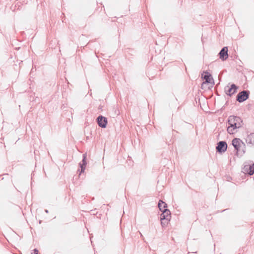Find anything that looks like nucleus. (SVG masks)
I'll list each match as a JSON object with an SVG mask.
<instances>
[{
  "instance_id": "12",
  "label": "nucleus",
  "mask_w": 254,
  "mask_h": 254,
  "mask_svg": "<svg viewBox=\"0 0 254 254\" xmlns=\"http://www.w3.org/2000/svg\"><path fill=\"white\" fill-rule=\"evenodd\" d=\"M158 206L161 211H162L164 209H167V204L161 200L159 201Z\"/></svg>"
},
{
  "instance_id": "10",
  "label": "nucleus",
  "mask_w": 254,
  "mask_h": 254,
  "mask_svg": "<svg viewBox=\"0 0 254 254\" xmlns=\"http://www.w3.org/2000/svg\"><path fill=\"white\" fill-rule=\"evenodd\" d=\"M80 167L81 168L80 173L84 172L85 169L86 165V154H84L83 155V159L82 160V163H80Z\"/></svg>"
},
{
  "instance_id": "16",
  "label": "nucleus",
  "mask_w": 254,
  "mask_h": 254,
  "mask_svg": "<svg viewBox=\"0 0 254 254\" xmlns=\"http://www.w3.org/2000/svg\"><path fill=\"white\" fill-rule=\"evenodd\" d=\"M31 254H38V251L36 249H34L33 250V253H32Z\"/></svg>"
},
{
  "instance_id": "4",
  "label": "nucleus",
  "mask_w": 254,
  "mask_h": 254,
  "mask_svg": "<svg viewBox=\"0 0 254 254\" xmlns=\"http://www.w3.org/2000/svg\"><path fill=\"white\" fill-rule=\"evenodd\" d=\"M227 148V143L224 141H220L216 147V150L218 152L222 153L225 152Z\"/></svg>"
},
{
  "instance_id": "14",
  "label": "nucleus",
  "mask_w": 254,
  "mask_h": 254,
  "mask_svg": "<svg viewBox=\"0 0 254 254\" xmlns=\"http://www.w3.org/2000/svg\"><path fill=\"white\" fill-rule=\"evenodd\" d=\"M249 167V165H246L244 166V167L243 168V172L245 173L248 174Z\"/></svg>"
},
{
  "instance_id": "3",
  "label": "nucleus",
  "mask_w": 254,
  "mask_h": 254,
  "mask_svg": "<svg viewBox=\"0 0 254 254\" xmlns=\"http://www.w3.org/2000/svg\"><path fill=\"white\" fill-rule=\"evenodd\" d=\"M250 91L249 90H243L238 93L237 96V100L242 103L249 98Z\"/></svg>"
},
{
  "instance_id": "5",
  "label": "nucleus",
  "mask_w": 254,
  "mask_h": 254,
  "mask_svg": "<svg viewBox=\"0 0 254 254\" xmlns=\"http://www.w3.org/2000/svg\"><path fill=\"white\" fill-rule=\"evenodd\" d=\"M98 126L102 128H105L108 123L107 119L102 116H99L97 118Z\"/></svg>"
},
{
  "instance_id": "7",
  "label": "nucleus",
  "mask_w": 254,
  "mask_h": 254,
  "mask_svg": "<svg viewBox=\"0 0 254 254\" xmlns=\"http://www.w3.org/2000/svg\"><path fill=\"white\" fill-rule=\"evenodd\" d=\"M171 219V212L168 209H164L160 215V220H170Z\"/></svg>"
},
{
  "instance_id": "17",
  "label": "nucleus",
  "mask_w": 254,
  "mask_h": 254,
  "mask_svg": "<svg viewBox=\"0 0 254 254\" xmlns=\"http://www.w3.org/2000/svg\"><path fill=\"white\" fill-rule=\"evenodd\" d=\"M45 211L46 213H48V210L47 209H45Z\"/></svg>"
},
{
  "instance_id": "6",
  "label": "nucleus",
  "mask_w": 254,
  "mask_h": 254,
  "mask_svg": "<svg viewBox=\"0 0 254 254\" xmlns=\"http://www.w3.org/2000/svg\"><path fill=\"white\" fill-rule=\"evenodd\" d=\"M237 89L238 87L235 84H232L230 87L228 86H226L225 88V91L228 95L231 96L236 92Z\"/></svg>"
},
{
  "instance_id": "2",
  "label": "nucleus",
  "mask_w": 254,
  "mask_h": 254,
  "mask_svg": "<svg viewBox=\"0 0 254 254\" xmlns=\"http://www.w3.org/2000/svg\"><path fill=\"white\" fill-rule=\"evenodd\" d=\"M232 144L237 151V155L242 156L246 152V145L240 138H235L232 141Z\"/></svg>"
},
{
  "instance_id": "8",
  "label": "nucleus",
  "mask_w": 254,
  "mask_h": 254,
  "mask_svg": "<svg viewBox=\"0 0 254 254\" xmlns=\"http://www.w3.org/2000/svg\"><path fill=\"white\" fill-rule=\"evenodd\" d=\"M220 59L222 61H224L228 58V48L227 47H224L220 51L219 53Z\"/></svg>"
},
{
  "instance_id": "1",
  "label": "nucleus",
  "mask_w": 254,
  "mask_h": 254,
  "mask_svg": "<svg viewBox=\"0 0 254 254\" xmlns=\"http://www.w3.org/2000/svg\"><path fill=\"white\" fill-rule=\"evenodd\" d=\"M227 131L229 134H234L238 131V129L242 127L243 121L238 116H230L228 118Z\"/></svg>"
},
{
  "instance_id": "13",
  "label": "nucleus",
  "mask_w": 254,
  "mask_h": 254,
  "mask_svg": "<svg viewBox=\"0 0 254 254\" xmlns=\"http://www.w3.org/2000/svg\"><path fill=\"white\" fill-rule=\"evenodd\" d=\"M254 173V168L252 167V165H249L248 174L252 175Z\"/></svg>"
},
{
  "instance_id": "11",
  "label": "nucleus",
  "mask_w": 254,
  "mask_h": 254,
  "mask_svg": "<svg viewBox=\"0 0 254 254\" xmlns=\"http://www.w3.org/2000/svg\"><path fill=\"white\" fill-rule=\"evenodd\" d=\"M202 78L205 80V83H210L211 79V75L207 71L204 72V74L202 75Z\"/></svg>"
},
{
  "instance_id": "15",
  "label": "nucleus",
  "mask_w": 254,
  "mask_h": 254,
  "mask_svg": "<svg viewBox=\"0 0 254 254\" xmlns=\"http://www.w3.org/2000/svg\"><path fill=\"white\" fill-rule=\"evenodd\" d=\"M161 221V224L163 227L166 226L168 224V222L169 220H163Z\"/></svg>"
},
{
  "instance_id": "9",
  "label": "nucleus",
  "mask_w": 254,
  "mask_h": 254,
  "mask_svg": "<svg viewBox=\"0 0 254 254\" xmlns=\"http://www.w3.org/2000/svg\"><path fill=\"white\" fill-rule=\"evenodd\" d=\"M246 141L248 144L254 145V133L248 135L246 138Z\"/></svg>"
}]
</instances>
